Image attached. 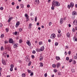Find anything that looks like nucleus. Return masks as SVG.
<instances>
[{
  "mask_svg": "<svg viewBox=\"0 0 77 77\" xmlns=\"http://www.w3.org/2000/svg\"><path fill=\"white\" fill-rule=\"evenodd\" d=\"M54 7H55V6H53V5H52V7L51 8V9H52V10H54Z\"/></svg>",
  "mask_w": 77,
  "mask_h": 77,
  "instance_id": "obj_38",
  "label": "nucleus"
},
{
  "mask_svg": "<svg viewBox=\"0 0 77 77\" xmlns=\"http://www.w3.org/2000/svg\"><path fill=\"white\" fill-rule=\"evenodd\" d=\"M31 26H32V24L29 23V28L30 29V28H31Z\"/></svg>",
  "mask_w": 77,
  "mask_h": 77,
  "instance_id": "obj_25",
  "label": "nucleus"
},
{
  "mask_svg": "<svg viewBox=\"0 0 77 77\" xmlns=\"http://www.w3.org/2000/svg\"><path fill=\"white\" fill-rule=\"evenodd\" d=\"M5 30L6 32H8L9 31V29L8 28H6L5 29Z\"/></svg>",
  "mask_w": 77,
  "mask_h": 77,
  "instance_id": "obj_27",
  "label": "nucleus"
},
{
  "mask_svg": "<svg viewBox=\"0 0 77 77\" xmlns=\"http://www.w3.org/2000/svg\"><path fill=\"white\" fill-rule=\"evenodd\" d=\"M40 66H42V67L43 66V63H40Z\"/></svg>",
  "mask_w": 77,
  "mask_h": 77,
  "instance_id": "obj_34",
  "label": "nucleus"
},
{
  "mask_svg": "<svg viewBox=\"0 0 77 77\" xmlns=\"http://www.w3.org/2000/svg\"><path fill=\"white\" fill-rule=\"evenodd\" d=\"M20 6L21 8H24V5H23V4H21L20 5Z\"/></svg>",
  "mask_w": 77,
  "mask_h": 77,
  "instance_id": "obj_21",
  "label": "nucleus"
},
{
  "mask_svg": "<svg viewBox=\"0 0 77 77\" xmlns=\"http://www.w3.org/2000/svg\"><path fill=\"white\" fill-rule=\"evenodd\" d=\"M61 34H57V36L58 38H59V37H60V36H61Z\"/></svg>",
  "mask_w": 77,
  "mask_h": 77,
  "instance_id": "obj_23",
  "label": "nucleus"
},
{
  "mask_svg": "<svg viewBox=\"0 0 77 77\" xmlns=\"http://www.w3.org/2000/svg\"><path fill=\"white\" fill-rule=\"evenodd\" d=\"M44 50V46H43L40 49L38 50V51H43Z\"/></svg>",
  "mask_w": 77,
  "mask_h": 77,
  "instance_id": "obj_5",
  "label": "nucleus"
},
{
  "mask_svg": "<svg viewBox=\"0 0 77 77\" xmlns=\"http://www.w3.org/2000/svg\"><path fill=\"white\" fill-rule=\"evenodd\" d=\"M7 48L9 51H11V48L9 47H8Z\"/></svg>",
  "mask_w": 77,
  "mask_h": 77,
  "instance_id": "obj_39",
  "label": "nucleus"
},
{
  "mask_svg": "<svg viewBox=\"0 0 77 77\" xmlns=\"http://www.w3.org/2000/svg\"><path fill=\"white\" fill-rule=\"evenodd\" d=\"M66 35L68 37H69V36H70V34H69V33L68 32L67 33Z\"/></svg>",
  "mask_w": 77,
  "mask_h": 77,
  "instance_id": "obj_19",
  "label": "nucleus"
},
{
  "mask_svg": "<svg viewBox=\"0 0 77 77\" xmlns=\"http://www.w3.org/2000/svg\"><path fill=\"white\" fill-rule=\"evenodd\" d=\"M31 57H32V59H33V58H35V56H34V55H32L31 56Z\"/></svg>",
  "mask_w": 77,
  "mask_h": 77,
  "instance_id": "obj_45",
  "label": "nucleus"
},
{
  "mask_svg": "<svg viewBox=\"0 0 77 77\" xmlns=\"http://www.w3.org/2000/svg\"><path fill=\"white\" fill-rule=\"evenodd\" d=\"M32 63V62H29V63L28 64V66H30L31 65V64Z\"/></svg>",
  "mask_w": 77,
  "mask_h": 77,
  "instance_id": "obj_28",
  "label": "nucleus"
},
{
  "mask_svg": "<svg viewBox=\"0 0 77 77\" xmlns=\"http://www.w3.org/2000/svg\"><path fill=\"white\" fill-rule=\"evenodd\" d=\"M66 60H69V57H67L66 58Z\"/></svg>",
  "mask_w": 77,
  "mask_h": 77,
  "instance_id": "obj_57",
  "label": "nucleus"
},
{
  "mask_svg": "<svg viewBox=\"0 0 77 77\" xmlns=\"http://www.w3.org/2000/svg\"><path fill=\"white\" fill-rule=\"evenodd\" d=\"M67 7L69 9L70 8V7H70V5H68Z\"/></svg>",
  "mask_w": 77,
  "mask_h": 77,
  "instance_id": "obj_55",
  "label": "nucleus"
},
{
  "mask_svg": "<svg viewBox=\"0 0 77 77\" xmlns=\"http://www.w3.org/2000/svg\"><path fill=\"white\" fill-rule=\"evenodd\" d=\"M57 68H59L60 67V63H57Z\"/></svg>",
  "mask_w": 77,
  "mask_h": 77,
  "instance_id": "obj_16",
  "label": "nucleus"
},
{
  "mask_svg": "<svg viewBox=\"0 0 77 77\" xmlns=\"http://www.w3.org/2000/svg\"><path fill=\"white\" fill-rule=\"evenodd\" d=\"M45 77H46L47 76V73H45L44 74Z\"/></svg>",
  "mask_w": 77,
  "mask_h": 77,
  "instance_id": "obj_50",
  "label": "nucleus"
},
{
  "mask_svg": "<svg viewBox=\"0 0 77 77\" xmlns=\"http://www.w3.org/2000/svg\"><path fill=\"white\" fill-rule=\"evenodd\" d=\"M19 25H20V22H19V21L17 22L16 23V27H18Z\"/></svg>",
  "mask_w": 77,
  "mask_h": 77,
  "instance_id": "obj_11",
  "label": "nucleus"
},
{
  "mask_svg": "<svg viewBox=\"0 0 77 77\" xmlns=\"http://www.w3.org/2000/svg\"><path fill=\"white\" fill-rule=\"evenodd\" d=\"M11 5H14L15 3L14 2H12L11 3Z\"/></svg>",
  "mask_w": 77,
  "mask_h": 77,
  "instance_id": "obj_61",
  "label": "nucleus"
},
{
  "mask_svg": "<svg viewBox=\"0 0 77 77\" xmlns=\"http://www.w3.org/2000/svg\"><path fill=\"white\" fill-rule=\"evenodd\" d=\"M17 32L16 31L14 32L15 35H17Z\"/></svg>",
  "mask_w": 77,
  "mask_h": 77,
  "instance_id": "obj_64",
  "label": "nucleus"
},
{
  "mask_svg": "<svg viewBox=\"0 0 77 77\" xmlns=\"http://www.w3.org/2000/svg\"><path fill=\"white\" fill-rule=\"evenodd\" d=\"M71 71L72 72H75V69H72Z\"/></svg>",
  "mask_w": 77,
  "mask_h": 77,
  "instance_id": "obj_29",
  "label": "nucleus"
},
{
  "mask_svg": "<svg viewBox=\"0 0 77 77\" xmlns=\"http://www.w3.org/2000/svg\"><path fill=\"white\" fill-rule=\"evenodd\" d=\"M68 48V46H66L65 48H66V49H67Z\"/></svg>",
  "mask_w": 77,
  "mask_h": 77,
  "instance_id": "obj_59",
  "label": "nucleus"
},
{
  "mask_svg": "<svg viewBox=\"0 0 77 77\" xmlns=\"http://www.w3.org/2000/svg\"><path fill=\"white\" fill-rule=\"evenodd\" d=\"M49 26H51V24H52V23H51V22H50L49 23Z\"/></svg>",
  "mask_w": 77,
  "mask_h": 77,
  "instance_id": "obj_40",
  "label": "nucleus"
},
{
  "mask_svg": "<svg viewBox=\"0 0 77 77\" xmlns=\"http://www.w3.org/2000/svg\"><path fill=\"white\" fill-rule=\"evenodd\" d=\"M70 6L71 8H73V7H74V4L73 2H71L70 4Z\"/></svg>",
  "mask_w": 77,
  "mask_h": 77,
  "instance_id": "obj_7",
  "label": "nucleus"
},
{
  "mask_svg": "<svg viewBox=\"0 0 77 77\" xmlns=\"http://www.w3.org/2000/svg\"><path fill=\"white\" fill-rule=\"evenodd\" d=\"M55 45L56 46H57V45H58V43L56 42L55 43Z\"/></svg>",
  "mask_w": 77,
  "mask_h": 77,
  "instance_id": "obj_35",
  "label": "nucleus"
},
{
  "mask_svg": "<svg viewBox=\"0 0 77 77\" xmlns=\"http://www.w3.org/2000/svg\"><path fill=\"white\" fill-rule=\"evenodd\" d=\"M19 43H21L22 42V40H20L19 41Z\"/></svg>",
  "mask_w": 77,
  "mask_h": 77,
  "instance_id": "obj_51",
  "label": "nucleus"
},
{
  "mask_svg": "<svg viewBox=\"0 0 77 77\" xmlns=\"http://www.w3.org/2000/svg\"><path fill=\"white\" fill-rule=\"evenodd\" d=\"M22 77H25L26 76V75L24 73L22 75Z\"/></svg>",
  "mask_w": 77,
  "mask_h": 77,
  "instance_id": "obj_26",
  "label": "nucleus"
},
{
  "mask_svg": "<svg viewBox=\"0 0 77 77\" xmlns=\"http://www.w3.org/2000/svg\"><path fill=\"white\" fill-rule=\"evenodd\" d=\"M3 54V56L4 57H6V54L5 53H2Z\"/></svg>",
  "mask_w": 77,
  "mask_h": 77,
  "instance_id": "obj_20",
  "label": "nucleus"
},
{
  "mask_svg": "<svg viewBox=\"0 0 77 77\" xmlns=\"http://www.w3.org/2000/svg\"><path fill=\"white\" fill-rule=\"evenodd\" d=\"M4 36H5V35L3 34H2L1 36V38H4Z\"/></svg>",
  "mask_w": 77,
  "mask_h": 77,
  "instance_id": "obj_24",
  "label": "nucleus"
},
{
  "mask_svg": "<svg viewBox=\"0 0 77 77\" xmlns=\"http://www.w3.org/2000/svg\"><path fill=\"white\" fill-rule=\"evenodd\" d=\"M36 53V51H32V53H33V54H35Z\"/></svg>",
  "mask_w": 77,
  "mask_h": 77,
  "instance_id": "obj_48",
  "label": "nucleus"
},
{
  "mask_svg": "<svg viewBox=\"0 0 77 77\" xmlns=\"http://www.w3.org/2000/svg\"><path fill=\"white\" fill-rule=\"evenodd\" d=\"M12 17H11L9 18L8 20V23H10V21H11V20L12 19Z\"/></svg>",
  "mask_w": 77,
  "mask_h": 77,
  "instance_id": "obj_13",
  "label": "nucleus"
},
{
  "mask_svg": "<svg viewBox=\"0 0 77 77\" xmlns=\"http://www.w3.org/2000/svg\"><path fill=\"white\" fill-rule=\"evenodd\" d=\"M72 59H70L69 61V63H70L71 62H72Z\"/></svg>",
  "mask_w": 77,
  "mask_h": 77,
  "instance_id": "obj_33",
  "label": "nucleus"
},
{
  "mask_svg": "<svg viewBox=\"0 0 77 77\" xmlns=\"http://www.w3.org/2000/svg\"><path fill=\"white\" fill-rule=\"evenodd\" d=\"M75 16H72V18L73 20L75 19Z\"/></svg>",
  "mask_w": 77,
  "mask_h": 77,
  "instance_id": "obj_37",
  "label": "nucleus"
},
{
  "mask_svg": "<svg viewBox=\"0 0 77 77\" xmlns=\"http://www.w3.org/2000/svg\"><path fill=\"white\" fill-rule=\"evenodd\" d=\"M27 71H28V73L29 74H30V73H31V72H32V70H29V69H27Z\"/></svg>",
  "mask_w": 77,
  "mask_h": 77,
  "instance_id": "obj_17",
  "label": "nucleus"
},
{
  "mask_svg": "<svg viewBox=\"0 0 77 77\" xmlns=\"http://www.w3.org/2000/svg\"><path fill=\"white\" fill-rule=\"evenodd\" d=\"M74 59H77V56H75L74 57Z\"/></svg>",
  "mask_w": 77,
  "mask_h": 77,
  "instance_id": "obj_56",
  "label": "nucleus"
},
{
  "mask_svg": "<svg viewBox=\"0 0 77 77\" xmlns=\"http://www.w3.org/2000/svg\"><path fill=\"white\" fill-rule=\"evenodd\" d=\"M16 8L17 9H19V6H17L16 7Z\"/></svg>",
  "mask_w": 77,
  "mask_h": 77,
  "instance_id": "obj_63",
  "label": "nucleus"
},
{
  "mask_svg": "<svg viewBox=\"0 0 77 77\" xmlns=\"http://www.w3.org/2000/svg\"><path fill=\"white\" fill-rule=\"evenodd\" d=\"M0 9L1 10H3V7H1L0 8Z\"/></svg>",
  "mask_w": 77,
  "mask_h": 77,
  "instance_id": "obj_47",
  "label": "nucleus"
},
{
  "mask_svg": "<svg viewBox=\"0 0 77 77\" xmlns=\"http://www.w3.org/2000/svg\"><path fill=\"white\" fill-rule=\"evenodd\" d=\"M25 17H26V21H28L29 20V15H27V14H25Z\"/></svg>",
  "mask_w": 77,
  "mask_h": 77,
  "instance_id": "obj_2",
  "label": "nucleus"
},
{
  "mask_svg": "<svg viewBox=\"0 0 77 77\" xmlns=\"http://www.w3.org/2000/svg\"><path fill=\"white\" fill-rule=\"evenodd\" d=\"M56 59L57 60H60V57H56Z\"/></svg>",
  "mask_w": 77,
  "mask_h": 77,
  "instance_id": "obj_18",
  "label": "nucleus"
},
{
  "mask_svg": "<svg viewBox=\"0 0 77 77\" xmlns=\"http://www.w3.org/2000/svg\"><path fill=\"white\" fill-rule=\"evenodd\" d=\"M72 32H74V31H75V29L74 28H73L72 29Z\"/></svg>",
  "mask_w": 77,
  "mask_h": 77,
  "instance_id": "obj_60",
  "label": "nucleus"
},
{
  "mask_svg": "<svg viewBox=\"0 0 77 77\" xmlns=\"http://www.w3.org/2000/svg\"><path fill=\"white\" fill-rule=\"evenodd\" d=\"M10 66L11 68H13L14 66V65H13V64H11Z\"/></svg>",
  "mask_w": 77,
  "mask_h": 77,
  "instance_id": "obj_30",
  "label": "nucleus"
},
{
  "mask_svg": "<svg viewBox=\"0 0 77 77\" xmlns=\"http://www.w3.org/2000/svg\"><path fill=\"white\" fill-rule=\"evenodd\" d=\"M52 66L53 68H55L56 66V65L55 64H53Z\"/></svg>",
  "mask_w": 77,
  "mask_h": 77,
  "instance_id": "obj_31",
  "label": "nucleus"
},
{
  "mask_svg": "<svg viewBox=\"0 0 77 77\" xmlns=\"http://www.w3.org/2000/svg\"><path fill=\"white\" fill-rule=\"evenodd\" d=\"M4 50V48H3V47H1V50Z\"/></svg>",
  "mask_w": 77,
  "mask_h": 77,
  "instance_id": "obj_32",
  "label": "nucleus"
},
{
  "mask_svg": "<svg viewBox=\"0 0 77 77\" xmlns=\"http://www.w3.org/2000/svg\"><path fill=\"white\" fill-rule=\"evenodd\" d=\"M8 41H5V44H7V43H8Z\"/></svg>",
  "mask_w": 77,
  "mask_h": 77,
  "instance_id": "obj_52",
  "label": "nucleus"
},
{
  "mask_svg": "<svg viewBox=\"0 0 77 77\" xmlns=\"http://www.w3.org/2000/svg\"><path fill=\"white\" fill-rule=\"evenodd\" d=\"M26 44L29 45V46H30V45H31V43L29 41L27 40L26 42Z\"/></svg>",
  "mask_w": 77,
  "mask_h": 77,
  "instance_id": "obj_8",
  "label": "nucleus"
},
{
  "mask_svg": "<svg viewBox=\"0 0 77 77\" xmlns=\"http://www.w3.org/2000/svg\"><path fill=\"white\" fill-rule=\"evenodd\" d=\"M54 72H57V70H56V69H54Z\"/></svg>",
  "mask_w": 77,
  "mask_h": 77,
  "instance_id": "obj_54",
  "label": "nucleus"
},
{
  "mask_svg": "<svg viewBox=\"0 0 77 77\" xmlns=\"http://www.w3.org/2000/svg\"><path fill=\"white\" fill-rule=\"evenodd\" d=\"M2 23H0V27H2Z\"/></svg>",
  "mask_w": 77,
  "mask_h": 77,
  "instance_id": "obj_53",
  "label": "nucleus"
},
{
  "mask_svg": "<svg viewBox=\"0 0 77 77\" xmlns=\"http://www.w3.org/2000/svg\"><path fill=\"white\" fill-rule=\"evenodd\" d=\"M56 37V35L54 33L52 34L51 35V39H54Z\"/></svg>",
  "mask_w": 77,
  "mask_h": 77,
  "instance_id": "obj_3",
  "label": "nucleus"
},
{
  "mask_svg": "<svg viewBox=\"0 0 77 77\" xmlns=\"http://www.w3.org/2000/svg\"><path fill=\"white\" fill-rule=\"evenodd\" d=\"M33 75V72H31L30 74V76H32V75Z\"/></svg>",
  "mask_w": 77,
  "mask_h": 77,
  "instance_id": "obj_44",
  "label": "nucleus"
},
{
  "mask_svg": "<svg viewBox=\"0 0 77 77\" xmlns=\"http://www.w3.org/2000/svg\"><path fill=\"white\" fill-rule=\"evenodd\" d=\"M77 12H76L75 11H73L72 13V14L73 15H77Z\"/></svg>",
  "mask_w": 77,
  "mask_h": 77,
  "instance_id": "obj_12",
  "label": "nucleus"
},
{
  "mask_svg": "<svg viewBox=\"0 0 77 77\" xmlns=\"http://www.w3.org/2000/svg\"><path fill=\"white\" fill-rule=\"evenodd\" d=\"M2 62L3 65H5V64H6V62H5V60H4L3 59H2Z\"/></svg>",
  "mask_w": 77,
  "mask_h": 77,
  "instance_id": "obj_15",
  "label": "nucleus"
},
{
  "mask_svg": "<svg viewBox=\"0 0 77 77\" xmlns=\"http://www.w3.org/2000/svg\"><path fill=\"white\" fill-rule=\"evenodd\" d=\"M19 30L21 32H22V28H20L19 29Z\"/></svg>",
  "mask_w": 77,
  "mask_h": 77,
  "instance_id": "obj_49",
  "label": "nucleus"
},
{
  "mask_svg": "<svg viewBox=\"0 0 77 77\" xmlns=\"http://www.w3.org/2000/svg\"><path fill=\"white\" fill-rule=\"evenodd\" d=\"M40 2H39V0H35L34 3L35 5H38L39 4Z\"/></svg>",
  "mask_w": 77,
  "mask_h": 77,
  "instance_id": "obj_4",
  "label": "nucleus"
},
{
  "mask_svg": "<svg viewBox=\"0 0 77 77\" xmlns=\"http://www.w3.org/2000/svg\"><path fill=\"white\" fill-rule=\"evenodd\" d=\"M69 54H71V52L70 51H69L68 52Z\"/></svg>",
  "mask_w": 77,
  "mask_h": 77,
  "instance_id": "obj_62",
  "label": "nucleus"
},
{
  "mask_svg": "<svg viewBox=\"0 0 77 77\" xmlns=\"http://www.w3.org/2000/svg\"><path fill=\"white\" fill-rule=\"evenodd\" d=\"M17 47L18 46H17V44H15L14 45V48H16V47Z\"/></svg>",
  "mask_w": 77,
  "mask_h": 77,
  "instance_id": "obj_22",
  "label": "nucleus"
},
{
  "mask_svg": "<svg viewBox=\"0 0 77 77\" xmlns=\"http://www.w3.org/2000/svg\"><path fill=\"white\" fill-rule=\"evenodd\" d=\"M73 24L75 26L77 25V20H74Z\"/></svg>",
  "mask_w": 77,
  "mask_h": 77,
  "instance_id": "obj_10",
  "label": "nucleus"
},
{
  "mask_svg": "<svg viewBox=\"0 0 77 77\" xmlns=\"http://www.w3.org/2000/svg\"><path fill=\"white\" fill-rule=\"evenodd\" d=\"M52 5L53 6H60V3L58 1H53L52 2Z\"/></svg>",
  "mask_w": 77,
  "mask_h": 77,
  "instance_id": "obj_1",
  "label": "nucleus"
},
{
  "mask_svg": "<svg viewBox=\"0 0 77 77\" xmlns=\"http://www.w3.org/2000/svg\"><path fill=\"white\" fill-rule=\"evenodd\" d=\"M27 8H30V5H27Z\"/></svg>",
  "mask_w": 77,
  "mask_h": 77,
  "instance_id": "obj_58",
  "label": "nucleus"
},
{
  "mask_svg": "<svg viewBox=\"0 0 77 77\" xmlns=\"http://www.w3.org/2000/svg\"><path fill=\"white\" fill-rule=\"evenodd\" d=\"M37 21V17H36L35 18V21L36 22Z\"/></svg>",
  "mask_w": 77,
  "mask_h": 77,
  "instance_id": "obj_43",
  "label": "nucleus"
},
{
  "mask_svg": "<svg viewBox=\"0 0 77 77\" xmlns=\"http://www.w3.org/2000/svg\"><path fill=\"white\" fill-rule=\"evenodd\" d=\"M60 20V24H62L63 22V19L61 18Z\"/></svg>",
  "mask_w": 77,
  "mask_h": 77,
  "instance_id": "obj_14",
  "label": "nucleus"
},
{
  "mask_svg": "<svg viewBox=\"0 0 77 77\" xmlns=\"http://www.w3.org/2000/svg\"><path fill=\"white\" fill-rule=\"evenodd\" d=\"M9 42L10 43H14V41L12 38H10L9 41Z\"/></svg>",
  "mask_w": 77,
  "mask_h": 77,
  "instance_id": "obj_9",
  "label": "nucleus"
},
{
  "mask_svg": "<svg viewBox=\"0 0 77 77\" xmlns=\"http://www.w3.org/2000/svg\"><path fill=\"white\" fill-rule=\"evenodd\" d=\"M60 32H61V30L60 29H59L58 31V33H60Z\"/></svg>",
  "mask_w": 77,
  "mask_h": 77,
  "instance_id": "obj_36",
  "label": "nucleus"
},
{
  "mask_svg": "<svg viewBox=\"0 0 77 77\" xmlns=\"http://www.w3.org/2000/svg\"><path fill=\"white\" fill-rule=\"evenodd\" d=\"M10 71H13V68H10Z\"/></svg>",
  "mask_w": 77,
  "mask_h": 77,
  "instance_id": "obj_46",
  "label": "nucleus"
},
{
  "mask_svg": "<svg viewBox=\"0 0 77 77\" xmlns=\"http://www.w3.org/2000/svg\"><path fill=\"white\" fill-rule=\"evenodd\" d=\"M38 44L39 45H41V44H42V42H39V43H38Z\"/></svg>",
  "mask_w": 77,
  "mask_h": 77,
  "instance_id": "obj_42",
  "label": "nucleus"
},
{
  "mask_svg": "<svg viewBox=\"0 0 77 77\" xmlns=\"http://www.w3.org/2000/svg\"><path fill=\"white\" fill-rule=\"evenodd\" d=\"M43 59V57H42L40 58V60H42Z\"/></svg>",
  "mask_w": 77,
  "mask_h": 77,
  "instance_id": "obj_41",
  "label": "nucleus"
},
{
  "mask_svg": "<svg viewBox=\"0 0 77 77\" xmlns=\"http://www.w3.org/2000/svg\"><path fill=\"white\" fill-rule=\"evenodd\" d=\"M25 58L26 59V62H29V60H30V59H29V56H26Z\"/></svg>",
  "mask_w": 77,
  "mask_h": 77,
  "instance_id": "obj_6",
  "label": "nucleus"
}]
</instances>
